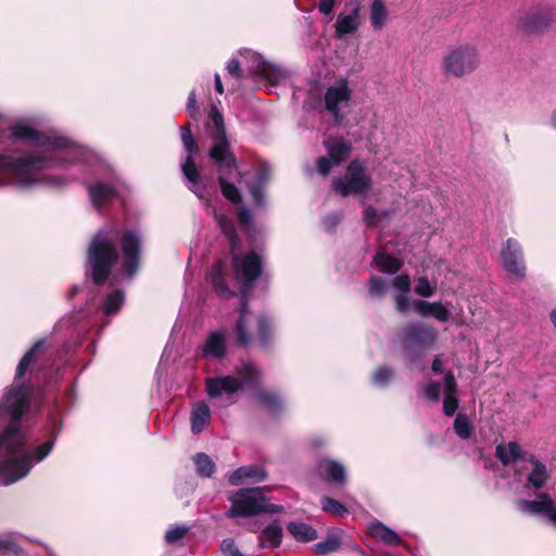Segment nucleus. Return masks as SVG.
Instances as JSON below:
<instances>
[{
	"label": "nucleus",
	"mask_w": 556,
	"mask_h": 556,
	"mask_svg": "<svg viewBox=\"0 0 556 556\" xmlns=\"http://www.w3.org/2000/svg\"><path fill=\"white\" fill-rule=\"evenodd\" d=\"M27 404V392L22 387L10 390L2 402V408L12 417V422L0 435V459L8 458L1 466V477L7 485L26 477L33 466L28 455L18 454L25 444V435L17 426V419Z\"/></svg>",
	"instance_id": "obj_1"
},
{
	"label": "nucleus",
	"mask_w": 556,
	"mask_h": 556,
	"mask_svg": "<svg viewBox=\"0 0 556 556\" xmlns=\"http://www.w3.org/2000/svg\"><path fill=\"white\" fill-rule=\"evenodd\" d=\"M211 118L216 127L217 134L213 138V146L210 150V157L217 164L219 170V184L223 195L233 203L241 200L240 192L236 186L226 180L227 175L233 170L240 176L236 169V160L230 151V144L226 138L225 124L223 115L216 110L212 109Z\"/></svg>",
	"instance_id": "obj_2"
},
{
	"label": "nucleus",
	"mask_w": 556,
	"mask_h": 556,
	"mask_svg": "<svg viewBox=\"0 0 556 556\" xmlns=\"http://www.w3.org/2000/svg\"><path fill=\"white\" fill-rule=\"evenodd\" d=\"M481 66V52L477 45L463 42L448 47L440 59L441 75L447 79H464Z\"/></svg>",
	"instance_id": "obj_3"
},
{
	"label": "nucleus",
	"mask_w": 556,
	"mask_h": 556,
	"mask_svg": "<svg viewBox=\"0 0 556 556\" xmlns=\"http://www.w3.org/2000/svg\"><path fill=\"white\" fill-rule=\"evenodd\" d=\"M222 231L228 237L231 244L232 268L235 278L243 285H249L260 277L262 270L261 258L255 253L237 254L235 252L237 238L233 225L224 215L216 216Z\"/></svg>",
	"instance_id": "obj_4"
},
{
	"label": "nucleus",
	"mask_w": 556,
	"mask_h": 556,
	"mask_svg": "<svg viewBox=\"0 0 556 556\" xmlns=\"http://www.w3.org/2000/svg\"><path fill=\"white\" fill-rule=\"evenodd\" d=\"M88 261L91 266L93 281L98 285L103 283L117 261V252L113 241L104 235L96 236L88 250Z\"/></svg>",
	"instance_id": "obj_5"
},
{
	"label": "nucleus",
	"mask_w": 556,
	"mask_h": 556,
	"mask_svg": "<svg viewBox=\"0 0 556 556\" xmlns=\"http://www.w3.org/2000/svg\"><path fill=\"white\" fill-rule=\"evenodd\" d=\"M231 503L228 515L231 517H250L262 511H275V506L267 502L262 488L241 489L229 496Z\"/></svg>",
	"instance_id": "obj_6"
},
{
	"label": "nucleus",
	"mask_w": 556,
	"mask_h": 556,
	"mask_svg": "<svg viewBox=\"0 0 556 556\" xmlns=\"http://www.w3.org/2000/svg\"><path fill=\"white\" fill-rule=\"evenodd\" d=\"M332 188L342 197L349 194L363 197L370 192L372 179L364 164L354 160L349 164L344 178L332 181Z\"/></svg>",
	"instance_id": "obj_7"
},
{
	"label": "nucleus",
	"mask_w": 556,
	"mask_h": 556,
	"mask_svg": "<svg viewBox=\"0 0 556 556\" xmlns=\"http://www.w3.org/2000/svg\"><path fill=\"white\" fill-rule=\"evenodd\" d=\"M0 122L2 117L0 116ZM49 166L46 159L20 157L12 159L0 154V173L10 174L13 176L15 184L21 189H26L33 179H26L28 175L36 170H40Z\"/></svg>",
	"instance_id": "obj_8"
},
{
	"label": "nucleus",
	"mask_w": 556,
	"mask_h": 556,
	"mask_svg": "<svg viewBox=\"0 0 556 556\" xmlns=\"http://www.w3.org/2000/svg\"><path fill=\"white\" fill-rule=\"evenodd\" d=\"M241 380L235 377L222 376L210 378L206 380L207 393L211 397L222 396L224 394H232L237 392L243 384L248 386L257 378V370L251 365L245 364L239 369Z\"/></svg>",
	"instance_id": "obj_9"
},
{
	"label": "nucleus",
	"mask_w": 556,
	"mask_h": 556,
	"mask_svg": "<svg viewBox=\"0 0 556 556\" xmlns=\"http://www.w3.org/2000/svg\"><path fill=\"white\" fill-rule=\"evenodd\" d=\"M555 15L549 8H534L517 20V28L528 35L541 34L552 27Z\"/></svg>",
	"instance_id": "obj_10"
},
{
	"label": "nucleus",
	"mask_w": 556,
	"mask_h": 556,
	"mask_svg": "<svg viewBox=\"0 0 556 556\" xmlns=\"http://www.w3.org/2000/svg\"><path fill=\"white\" fill-rule=\"evenodd\" d=\"M181 141L187 153L186 159L181 164V169L185 178L190 184L189 188L197 193L199 182L201 181V174L194 162L199 154V148L190 129L187 127L181 128Z\"/></svg>",
	"instance_id": "obj_11"
},
{
	"label": "nucleus",
	"mask_w": 556,
	"mask_h": 556,
	"mask_svg": "<svg viewBox=\"0 0 556 556\" xmlns=\"http://www.w3.org/2000/svg\"><path fill=\"white\" fill-rule=\"evenodd\" d=\"M325 147L327 156H320L316 162V169L323 176H327L351 153V146L341 139H329L325 141Z\"/></svg>",
	"instance_id": "obj_12"
},
{
	"label": "nucleus",
	"mask_w": 556,
	"mask_h": 556,
	"mask_svg": "<svg viewBox=\"0 0 556 556\" xmlns=\"http://www.w3.org/2000/svg\"><path fill=\"white\" fill-rule=\"evenodd\" d=\"M502 266L510 275L517 279H522L526 275V266L522 257V250L520 243L513 238H509L503 244L501 250Z\"/></svg>",
	"instance_id": "obj_13"
},
{
	"label": "nucleus",
	"mask_w": 556,
	"mask_h": 556,
	"mask_svg": "<svg viewBox=\"0 0 556 556\" xmlns=\"http://www.w3.org/2000/svg\"><path fill=\"white\" fill-rule=\"evenodd\" d=\"M352 91L346 79H339L327 88L325 92V106L334 117L341 119V109L351 100Z\"/></svg>",
	"instance_id": "obj_14"
},
{
	"label": "nucleus",
	"mask_w": 556,
	"mask_h": 556,
	"mask_svg": "<svg viewBox=\"0 0 556 556\" xmlns=\"http://www.w3.org/2000/svg\"><path fill=\"white\" fill-rule=\"evenodd\" d=\"M141 239L140 236L132 231H126L122 238V249L124 253L123 273L128 277H132L139 269Z\"/></svg>",
	"instance_id": "obj_15"
},
{
	"label": "nucleus",
	"mask_w": 556,
	"mask_h": 556,
	"mask_svg": "<svg viewBox=\"0 0 556 556\" xmlns=\"http://www.w3.org/2000/svg\"><path fill=\"white\" fill-rule=\"evenodd\" d=\"M361 5L356 4L350 12H341L336 21V36L339 39L355 34L361 26Z\"/></svg>",
	"instance_id": "obj_16"
},
{
	"label": "nucleus",
	"mask_w": 556,
	"mask_h": 556,
	"mask_svg": "<svg viewBox=\"0 0 556 556\" xmlns=\"http://www.w3.org/2000/svg\"><path fill=\"white\" fill-rule=\"evenodd\" d=\"M518 510L528 516H538L544 514L551 520V515L555 513L553 500L547 494H541L536 501H519Z\"/></svg>",
	"instance_id": "obj_17"
},
{
	"label": "nucleus",
	"mask_w": 556,
	"mask_h": 556,
	"mask_svg": "<svg viewBox=\"0 0 556 556\" xmlns=\"http://www.w3.org/2000/svg\"><path fill=\"white\" fill-rule=\"evenodd\" d=\"M413 308L421 317H433L440 323H445L451 318V311L440 301L429 302L424 300H416L413 302Z\"/></svg>",
	"instance_id": "obj_18"
},
{
	"label": "nucleus",
	"mask_w": 556,
	"mask_h": 556,
	"mask_svg": "<svg viewBox=\"0 0 556 556\" xmlns=\"http://www.w3.org/2000/svg\"><path fill=\"white\" fill-rule=\"evenodd\" d=\"M267 472L264 468L257 466H243L232 471L229 477L231 485H241L252 482H261L265 480Z\"/></svg>",
	"instance_id": "obj_19"
},
{
	"label": "nucleus",
	"mask_w": 556,
	"mask_h": 556,
	"mask_svg": "<svg viewBox=\"0 0 556 556\" xmlns=\"http://www.w3.org/2000/svg\"><path fill=\"white\" fill-rule=\"evenodd\" d=\"M12 135L15 138H34L38 146L47 147L49 150H55L66 146V140L62 138L50 139L38 137L37 134L25 124L14 126Z\"/></svg>",
	"instance_id": "obj_20"
},
{
	"label": "nucleus",
	"mask_w": 556,
	"mask_h": 556,
	"mask_svg": "<svg viewBox=\"0 0 556 556\" xmlns=\"http://www.w3.org/2000/svg\"><path fill=\"white\" fill-rule=\"evenodd\" d=\"M318 470L324 479L334 484H343L346 480V471L342 464L324 459L318 465Z\"/></svg>",
	"instance_id": "obj_21"
},
{
	"label": "nucleus",
	"mask_w": 556,
	"mask_h": 556,
	"mask_svg": "<svg viewBox=\"0 0 556 556\" xmlns=\"http://www.w3.org/2000/svg\"><path fill=\"white\" fill-rule=\"evenodd\" d=\"M369 21L375 30L383 29L389 22V11L382 0H372L369 5Z\"/></svg>",
	"instance_id": "obj_22"
},
{
	"label": "nucleus",
	"mask_w": 556,
	"mask_h": 556,
	"mask_svg": "<svg viewBox=\"0 0 556 556\" xmlns=\"http://www.w3.org/2000/svg\"><path fill=\"white\" fill-rule=\"evenodd\" d=\"M226 336L222 331L212 332L204 345L203 352L205 356L219 358L225 355Z\"/></svg>",
	"instance_id": "obj_23"
},
{
	"label": "nucleus",
	"mask_w": 556,
	"mask_h": 556,
	"mask_svg": "<svg viewBox=\"0 0 556 556\" xmlns=\"http://www.w3.org/2000/svg\"><path fill=\"white\" fill-rule=\"evenodd\" d=\"M252 321V315L247 309L245 303H243L240 309L239 319L236 325L238 341L242 345H247L251 342L252 336L250 331V325Z\"/></svg>",
	"instance_id": "obj_24"
},
{
	"label": "nucleus",
	"mask_w": 556,
	"mask_h": 556,
	"mask_svg": "<svg viewBox=\"0 0 556 556\" xmlns=\"http://www.w3.org/2000/svg\"><path fill=\"white\" fill-rule=\"evenodd\" d=\"M211 418V412L206 404L198 403L191 412V430L193 433L201 432Z\"/></svg>",
	"instance_id": "obj_25"
},
{
	"label": "nucleus",
	"mask_w": 556,
	"mask_h": 556,
	"mask_svg": "<svg viewBox=\"0 0 556 556\" xmlns=\"http://www.w3.org/2000/svg\"><path fill=\"white\" fill-rule=\"evenodd\" d=\"M520 446L516 442L502 443L496 446V456L505 465L516 462L520 457Z\"/></svg>",
	"instance_id": "obj_26"
},
{
	"label": "nucleus",
	"mask_w": 556,
	"mask_h": 556,
	"mask_svg": "<svg viewBox=\"0 0 556 556\" xmlns=\"http://www.w3.org/2000/svg\"><path fill=\"white\" fill-rule=\"evenodd\" d=\"M288 530L300 542H309L317 538L316 531L303 522H291L288 525Z\"/></svg>",
	"instance_id": "obj_27"
},
{
	"label": "nucleus",
	"mask_w": 556,
	"mask_h": 556,
	"mask_svg": "<svg viewBox=\"0 0 556 556\" xmlns=\"http://www.w3.org/2000/svg\"><path fill=\"white\" fill-rule=\"evenodd\" d=\"M371 536L388 544H397L400 542L399 535L381 522H375L369 527Z\"/></svg>",
	"instance_id": "obj_28"
},
{
	"label": "nucleus",
	"mask_w": 556,
	"mask_h": 556,
	"mask_svg": "<svg viewBox=\"0 0 556 556\" xmlns=\"http://www.w3.org/2000/svg\"><path fill=\"white\" fill-rule=\"evenodd\" d=\"M282 538V529L279 525L268 526L262 533L260 540L264 547H276L280 544Z\"/></svg>",
	"instance_id": "obj_29"
},
{
	"label": "nucleus",
	"mask_w": 556,
	"mask_h": 556,
	"mask_svg": "<svg viewBox=\"0 0 556 556\" xmlns=\"http://www.w3.org/2000/svg\"><path fill=\"white\" fill-rule=\"evenodd\" d=\"M548 479L547 469L544 464L533 460L532 470L528 476V482L535 489L542 488Z\"/></svg>",
	"instance_id": "obj_30"
},
{
	"label": "nucleus",
	"mask_w": 556,
	"mask_h": 556,
	"mask_svg": "<svg viewBox=\"0 0 556 556\" xmlns=\"http://www.w3.org/2000/svg\"><path fill=\"white\" fill-rule=\"evenodd\" d=\"M375 262L377 267L386 274H394L401 267V262L397 258L392 257L384 252L378 253Z\"/></svg>",
	"instance_id": "obj_31"
},
{
	"label": "nucleus",
	"mask_w": 556,
	"mask_h": 556,
	"mask_svg": "<svg viewBox=\"0 0 556 556\" xmlns=\"http://www.w3.org/2000/svg\"><path fill=\"white\" fill-rule=\"evenodd\" d=\"M89 194L94 205H101L113 195V189L110 186L97 184L89 188Z\"/></svg>",
	"instance_id": "obj_32"
},
{
	"label": "nucleus",
	"mask_w": 556,
	"mask_h": 556,
	"mask_svg": "<svg viewBox=\"0 0 556 556\" xmlns=\"http://www.w3.org/2000/svg\"><path fill=\"white\" fill-rule=\"evenodd\" d=\"M222 273H223L222 265H219V264L216 265L211 273V281H212V285L214 286L215 290L217 291V293L222 298L227 299L229 295H231V293L228 290V288L226 287V283H225Z\"/></svg>",
	"instance_id": "obj_33"
},
{
	"label": "nucleus",
	"mask_w": 556,
	"mask_h": 556,
	"mask_svg": "<svg viewBox=\"0 0 556 556\" xmlns=\"http://www.w3.org/2000/svg\"><path fill=\"white\" fill-rule=\"evenodd\" d=\"M125 295L121 291H114L111 293L104 304H103V311L106 315L115 314L124 304Z\"/></svg>",
	"instance_id": "obj_34"
},
{
	"label": "nucleus",
	"mask_w": 556,
	"mask_h": 556,
	"mask_svg": "<svg viewBox=\"0 0 556 556\" xmlns=\"http://www.w3.org/2000/svg\"><path fill=\"white\" fill-rule=\"evenodd\" d=\"M194 463L198 468V472L202 476L208 477L213 473L215 465L212 459L205 454H198L194 457Z\"/></svg>",
	"instance_id": "obj_35"
},
{
	"label": "nucleus",
	"mask_w": 556,
	"mask_h": 556,
	"mask_svg": "<svg viewBox=\"0 0 556 556\" xmlns=\"http://www.w3.org/2000/svg\"><path fill=\"white\" fill-rule=\"evenodd\" d=\"M435 285L431 283L427 277H420L415 285V293L421 298H430L435 293Z\"/></svg>",
	"instance_id": "obj_36"
},
{
	"label": "nucleus",
	"mask_w": 556,
	"mask_h": 556,
	"mask_svg": "<svg viewBox=\"0 0 556 556\" xmlns=\"http://www.w3.org/2000/svg\"><path fill=\"white\" fill-rule=\"evenodd\" d=\"M454 430L460 439H468L471 434V425L464 415H457L454 421Z\"/></svg>",
	"instance_id": "obj_37"
},
{
	"label": "nucleus",
	"mask_w": 556,
	"mask_h": 556,
	"mask_svg": "<svg viewBox=\"0 0 556 556\" xmlns=\"http://www.w3.org/2000/svg\"><path fill=\"white\" fill-rule=\"evenodd\" d=\"M340 546V541L337 536L331 535L325 539L324 541L318 542L314 545L315 551L318 554L325 555L328 553H331L333 551H337Z\"/></svg>",
	"instance_id": "obj_38"
},
{
	"label": "nucleus",
	"mask_w": 556,
	"mask_h": 556,
	"mask_svg": "<svg viewBox=\"0 0 556 556\" xmlns=\"http://www.w3.org/2000/svg\"><path fill=\"white\" fill-rule=\"evenodd\" d=\"M321 508L334 516H343L346 513V508L342 504L330 497L323 498Z\"/></svg>",
	"instance_id": "obj_39"
},
{
	"label": "nucleus",
	"mask_w": 556,
	"mask_h": 556,
	"mask_svg": "<svg viewBox=\"0 0 556 556\" xmlns=\"http://www.w3.org/2000/svg\"><path fill=\"white\" fill-rule=\"evenodd\" d=\"M393 378V371L388 367H380L374 375V382L377 387H386Z\"/></svg>",
	"instance_id": "obj_40"
},
{
	"label": "nucleus",
	"mask_w": 556,
	"mask_h": 556,
	"mask_svg": "<svg viewBox=\"0 0 556 556\" xmlns=\"http://www.w3.org/2000/svg\"><path fill=\"white\" fill-rule=\"evenodd\" d=\"M41 346V343H37L31 350H29L25 355L24 357L21 359L18 366H17V369H16V375L18 377L23 376L26 368L29 366V364L33 362V358H34V355L36 353L37 350H39Z\"/></svg>",
	"instance_id": "obj_41"
},
{
	"label": "nucleus",
	"mask_w": 556,
	"mask_h": 556,
	"mask_svg": "<svg viewBox=\"0 0 556 556\" xmlns=\"http://www.w3.org/2000/svg\"><path fill=\"white\" fill-rule=\"evenodd\" d=\"M220 553L223 556H245L236 546L232 539H225L220 544Z\"/></svg>",
	"instance_id": "obj_42"
},
{
	"label": "nucleus",
	"mask_w": 556,
	"mask_h": 556,
	"mask_svg": "<svg viewBox=\"0 0 556 556\" xmlns=\"http://www.w3.org/2000/svg\"><path fill=\"white\" fill-rule=\"evenodd\" d=\"M421 392L426 399L438 402L440 397V384L437 382H428L422 387Z\"/></svg>",
	"instance_id": "obj_43"
},
{
	"label": "nucleus",
	"mask_w": 556,
	"mask_h": 556,
	"mask_svg": "<svg viewBox=\"0 0 556 556\" xmlns=\"http://www.w3.org/2000/svg\"><path fill=\"white\" fill-rule=\"evenodd\" d=\"M387 290V283L383 279L379 277H374L370 280L369 293L372 296L382 295Z\"/></svg>",
	"instance_id": "obj_44"
},
{
	"label": "nucleus",
	"mask_w": 556,
	"mask_h": 556,
	"mask_svg": "<svg viewBox=\"0 0 556 556\" xmlns=\"http://www.w3.org/2000/svg\"><path fill=\"white\" fill-rule=\"evenodd\" d=\"M392 286L400 293H407L410 288V279L408 275H399L393 279Z\"/></svg>",
	"instance_id": "obj_45"
},
{
	"label": "nucleus",
	"mask_w": 556,
	"mask_h": 556,
	"mask_svg": "<svg viewBox=\"0 0 556 556\" xmlns=\"http://www.w3.org/2000/svg\"><path fill=\"white\" fill-rule=\"evenodd\" d=\"M260 73L266 75L273 85L278 84L279 80L283 77L282 72L278 67L269 65L261 70Z\"/></svg>",
	"instance_id": "obj_46"
},
{
	"label": "nucleus",
	"mask_w": 556,
	"mask_h": 556,
	"mask_svg": "<svg viewBox=\"0 0 556 556\" xmlns=\"http://www.w3.org/2000/svg\"><path fill=\"white\" fill-rule=\"evenodd\" d=\"M186 533H187V528L174 527L166 532L165 539L168 543H174V542H177L178 540L182 539Z\"/></svg>",
	"instance_id": "obj_47"
},
{
	"label": "nucleus",
	"mask_w": 556,
	"mask_h": 556,
	"mask_svg": "<svg viewBox=\"0 0 556 556\" xmlns=\"http://www.w3.org/2000/svg\"><path fill=\"white\" fill-rule=\"evenodd\" d=\"M457 383L452 375L444 377V396H456Z\"/></svg>",
	"instance_id": "obj_48"
},
{
	"label": "nucleus",
	"mask_w": 556,
	"mask_h": 556,
	"mask_svg": "<svg viewBox=\"0 0 556 556\" xmlns=\"http://www.w3.org/2000/svg\"><path fill=\"white\" fill-rule=\"evenodd\" d=\"M53 443L52 442H46L41 445H39L35 451V460L37 463L42 462L52 451Z\"/></svg>",
	"instance_id": "obj_49"
},
{
	"label": "nucleus",
	"mask_w": 556,
	"mask_h": 556,
	"mask_svg": "<svg viewBox=\"0 0 556 556\" xmlns=\"http://www.w3.org/2000/svg\"><path fill=\"white\" fill-rule=\"evenodd\" d=\"M458 408L456 396H444L443 409L446 416H453Z\"/></svg>",
	"instance_id": "obj_50"
},
{
	"label": "nucleus",
	"mask_w": 556,
	"mask_h": 556,
	"mask_svg": "<svg viewBox=\"0 0 556 556\" xmlns=\"http://www.w3.org/2000/svg\"><path fill=\"white\" fill-rule=\"evenodd\" d=\"M395 304L396 309L402 313L407 312L410 306L413 307V303H410L407 293L403 292L395 298Z\"/></svg>",
	"instance_id": "obj_51"
},
{
	"label": "nucleus",
	"mask_w": 556,
	"mask_h": 556,
	"mask_svg": "<svg viewBox=\"0 0 556 556\" xmlns=\"http://www.w3.org/2000/svg\"><path fill=\"white\" fill-rule=\"evenodd\" d=\"M334 1L336 0H320L318 5L319 12L325 15L331 14L334 7Z\"/></svg>",
	"instance_id": "obj_52"
},
{
	"label": "nucleus",
	"mask_w": 556,
	"mask_h": 556,
	"mask_svg": "<svg viewBox=\"0 0 556 556\" xmlns=\"http://www.w3.org/2000/svg\"><path fill=\"white\" fill-rule=\"evenodd\" d=\"M238 218L240 224L243 226H249L252 220L250 212L244 207L238 210Z\"/></svg>",
	"instance_id": "obj_53"
},
{
	"label": "nucleus",
	"mask_w": 556,
	"mask_h": 556,
	"mask_svg": "<svg viewBox=\"0 0 556 556\" xmlns=\"http://www.w3.org/2000/svg\"><path fill=\"white\" fill-rule=\"evenodd\" d=\"M227 71L230 75L237 78H241L240 65L237 60L229 61V63L227 64Z\"/></svg>",
	"instance_id": "obj_54"
},
{
	"label": "nucleus",
	"mask_w": 556,
	"mask_h": 556,
	"mask_svg": "<svg viewBox=\"0 0 556 556\" xmlns=\"http://www.w3.org/2000/svg\"><path fill=\"white\" fill-rule=\"evenodd\" d=\"M269 326L270 325L268 320H266L265 318L258 319V334L261 339L264 341L267 339V329L269 328Z\"/></svg>",
	"instance_id": "obj_55"
},
{
	"label": "nucleus",
	"mask_w": 556,
	"mask_h": 556,
	"mask_svg": "<svg viewBox=\"0 0 556 556\" xmlns=\"http://www.w3.org/2000/svg\"><path fill=\"white\" fill-rule=\"evenodd\" d=\"M364 216L368 224H374L376 222V212L372 207H367L365 210Z\"/></svg>",
	"instance_id": "obj_56"
},
{
	"label": "nucleus",
	"mask_w": 556,
	"mask_h": 556,
	"mask_svg": "<svg viewBox=\"0 0 556 556\" xmlns=\"http://www.w3.org/2000/svg\"><path fill=\"white\" fill-rule=\"evenodd\" d=\"M252 197L257 204H262L263 202V193L260 188H252L251 189Z\"/></svg>",
	"instance_id": "obj_57"
},
{
	"label": "nucleus",
	"mask_w": 556,
	"mask_h": 556,
	"mask_svg": "<svg viewBox=\"0 0 556 556\" xmlns=\"http://www.w3.org/2000/svg\"><path fill=\"white\" fill-rule=\"evenodd\" d=\"M189 111H190V114L192 115L193 113H195L197 109H195V96L194 93H190L189 96V106H188Z\"/></svg>",
	"instance_id": "obj_58"
},
{
	"label": "nucleus",
	"mask_w": 556,
	"mask_h": 556,
	"mask_svg": "<svg viewBox=\"0 0 556 556\" xmlns=\"http://www.w3.org/2000/svg\"><path fill=\"white\" fill-rule=\"evenodd\" d=\"M417 336H418V331L416 329H414L409 333H407L405 340L407 341V343L413 344L415 342V340L417 339Z\"/></svg>",
	"instance_id": "obj_59"
},
{
	"label": "nucleus",
	"mask_w": 556,
	"mask_h": 556,
	"mask_svg": "<svg viewBox=\"0 0 556 556\" xmlns=\"http://www.w3.org/2000/svg\"><path fill=\"white\" fill-rule=\"evenodd\" d=\"M214 80H215V88H216L217 92L223 93L224 87H223V84H222V80H220V77L218 74H215Z\"/></svg>",
	"instance_id": "obj_60"
},
{
	"label": "nucleus",
	"mask_w": 556,
	"mask_h": 556,
	"mask_svg": "<svg viewBox=\"0 0 556 556\" xmlns=\"http://www.w3.org/2000/svg\"><path fill=\"white\" fill-rule=\"evenodd\" d=\"M424 331L429 334V337L431 338V340H435L437 339V332L435 330L432 328V327H426L424 329Z\"/></svg>",
	"instance_id": "obj_61"
},
{
	"label": "nucleus",
	"mask_w": 556,
	"mask_h": 556,
	"mask_svg": "<svg viewBox=\"0 0 556 556\" xmlns=\"http://www.w3.org/2000/svg\"><path fill=\"white\" fill-rule=\"evenodd\" d=\"M432 370L439 372L442 370V363L440 359H434L432 363Z\"/></svg>",
	"instance_id": "obj_62"
},
{
	"label": "nucleus",
	"mask_w": 556,
	"mask_h": 556,
	"mask_svg": "<svg viewBox=\"0 0 556 556\" xmlns=\"http://www.w3.org/2000/svg\"><path fill=\"white\" fill-rule=\"evenodd\" d=\"M551 125L556 130V109L552 112L551 115Z\"/></svg>",
	"instance_id": "obj_63"
},
{
	"label": "nucleus",
	"mask_w": 556,
	"mask_h": 556,
	"mask_svg": "<svg viewBox=\"0 0 556 556\" xmlns=\"http://www.w3.org/2000/svg\"><path fill=\"white\" fill-rule=\"evenodd\" d=\"M551 522L556 526V508H555V513H553V515H551Z\"/></svg>",
	"instance_id": "obj_64"
}]
</instances>
